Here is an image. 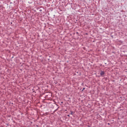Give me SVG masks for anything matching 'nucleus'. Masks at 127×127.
I'll list each match as a JSON object with an SVG mask.
<instances>
[{
	"label": "nucleus",
	"mask_w": 127,
	"mask_h": 127,
	"mask_svg": "<svg viewBox=\"0 0 127 127\" xmlns=\"http://www.w3.org/2000/svg\"><path fill=\"white\" fill-rule=\"evenodd\" d=\"M104 75H105V72L101 71V73H100V75L101 76H104Z\"/></svg>",
	"instance_id": "f257e3e1"
},
{
	"label": "nucleus",
	"mask_w": 127,
	"mask_h": 127,
	"mask_svg": "<svg viewBox=\"0 0 127 127\" xmlns=\"http://www.w3.org/2000/svg\"><path fill=\"white\" fill-rule=\"evenodd\" d=\"M70 115H73V112H71Z\"/></svg>",
	"instance_id": "f03ea898"
},
{
	"label": "nucleus",
	"mask_w": 127,
	"mask_h": 127,
	"mask_svg": "<svg viewBox=\"0 0 127 127\" xmlns=\"http://www.w3.org/2000/svg\"><path fill=\"white\" fill-rule=\"evenodd\" d=\"M84 90H85V88H83L82 91H83Z\"/></svg>",
	"instance_id": "7ed1b4c3"
}]
</instances>
